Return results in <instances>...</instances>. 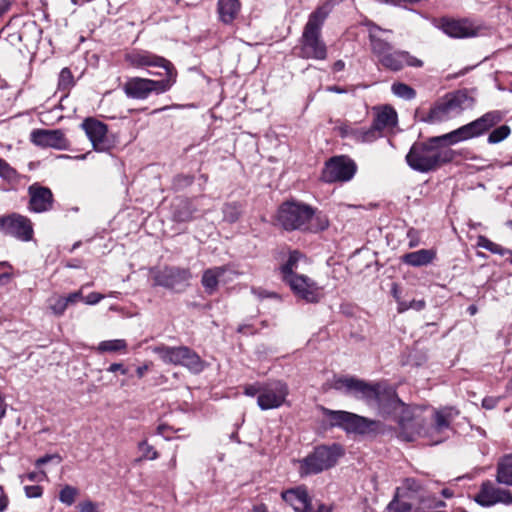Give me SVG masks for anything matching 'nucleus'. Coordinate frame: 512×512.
I'll use <instances>...</instances> for the list:
<instances>
[{
    "mask_svg": "<svg viewBox=\"0 0 512 512\" xmlns=\"http://www.w3.org/2000/svg\"><path fill=\"white\" fill-rule=\"evenodd\" d=\"M332 387L344 394L365 401L369 406L377 407L382 417L397 422L398 437L401 440H411L420 433V430L413 429L408 422L410 417L421 419L420 414L411 412L407 405L398 398L394 389L378 383L370 384L355 377L336 378Z\"/></svg>",
    "mask_w": 512,
    "mask_h": 512,
    "instance_id": "1",
    "label": "nucleus"
},
{
    "mask_svg": "<svg viewBox=\"0 0 512 512\" xmlns=\"http://www.w3.org/2000/svg\"><path fill=\"white\" fill-rule=\"evenodd\" d=\"M277 221L285 230H301L318 232L328 227V219L315 211L309 205L286 201L281 204L277 213Z\"/></svg>",
    "mask_w": 512,
    "mask_h": 512,
    "instance_id": "2",
    "label": "nucleus"
},
{
    "mask_svg": "<svg viewBox=\"0 0 512 512\" xmlns=\"http://www.w3.org/2000/svg\"><path fill=\"white\" fill-rule=\"evenodd\" d=\"M328 6H322L314 11L306 23L301 37L299 55L305 59L324 60L327 57V47L321 40V27L329 14Z\"/></svg>",
    "mask_w": 512,
    "mask_h": 512,
    "instance_id": "3",
    "label": "nucleus"
},
{
    "mask_svg": "<svg viewBox=\"0 0 512 512\" xmlns=\"http://www.w3.org/2000/svg\"><path fill=\"white\" fill-rule=\"evenodd\" d=\"M407 408L411 412H417L420 414L421 419H415L414 417L408 420L410 426L413 429L420 430V433L415 435V437L411 440H406L407 442H411L416 440L418 437H428L431 439L433 444H437L441 442V438L437 437L438 434L443 431L449 429L451 419L453 418L454 410L452 408H444L438 411H433L429 419H433L434 423H427L428 416L426 415L427 410L422 407H410Z\"/></svg>",
    "mask_w": 512,
    "mask_h": 512,
    "instance_id": "4",
    "label": "nucleus"
},
{
    "mask_svg": "<svg viewBox=\"0 0 512 512\" xmlns=\"http://www.w3.org/2000/svg\"><path fill=\"white\" fill-rule=\"evenodd\" d=\"M474 103V98L466 90L449 93L434 104L424 121L431 124L447 121L471 109Z\"/></svg>",
    "mask_w": 512,
    "mask_h": 512,
    "instance_id": "5",
    "label": "nucleus"
},
{
    "mask_svg": "<svg viewBox=\"0 0 512 512\" xmlns=\"http://www.w3.org/2000/svg\"><path fill=\"white\" fill-rule=\"evenodd\" d=\"M504 118V113L499 110H492L476 120L461 126L460 128L438 137L436 140L444 144H454L459 141L478 137L500 123Z\"/></svg>",
    "mask_w": 512,
    "mask_h": 512,
    "instance_id": "6",
    "label": "nucleus"
},
{
    "mask_svg": "<svg viewBox=\"0 0 512 512\" xmlns=\"http://www.w3.org/2000/svg\"><path fill=\"white\" fill-rule=\"evenodd\" d=\"M339 445L318 446L313 452L298 460V472L301 477L321 473L333 467L342 455Z\"/></svg>",
    "mask_w": 512,
    "mask_h": 512,
    "instance_id": "7",
    "label": "nucleus"
},
{
    "mask_svg": "<svg viewBox=\"0 0 512 512\" xmlns=\"http://www.w3.org/2000/svg\"><path fill=\"white\" fill-rule=\"evenodd\" d=\"M165 364L181 365L190 372L198 374L206 367L205 361L200 356L186 346L169 347L158 345L151 348Z\"/></svg>",
    "mask_w": 512,
    "mask_h": 512,
    "instance_id": "8",
    "label": "nucleus"
},
{
    "mask_svg": "<svg viewBox=\"0 0 512 512\" xmlns=\"http://www.w3.org/2000/svg\"><path fill=\"white\" fill-rule=\"evenodd\" d=\"M177 72H169L162 80L133 77L124 84L125 94L133 99H146L151 93L161 94L168 91L176 82Z\"/></svg>",
    "mask_w": 512,
    "mask_h": 512,
    "instance_id": "9",
    "label": "nucleus"
},
{
    "mask_svg": "<svg viewBox=\"0 0 512 512\" xmlns=\"http://www.w3.org/2000/svg\"><path fill=\"white\" fill-rule=\"evenodd\" d=\"M328 416L333 425L347 432L366 434L375 431L379 425L377 421L347 411H329Z\"/></svg>",
    "mask_w": 512,
    "mask_h": 512,
    "instance_id": "10",
    "label": "nucleus"
},
{
    "mask_svg": "<svg viewBox=\"0 0 512 512\" xmlns=\"http://www.w3.org/2000/svg\"><path fill=\"white\" fill-rule=\"evenodd\" d=\"M154 285L180 291L188 285L192 275L188 268L166 266L162 269L151 270Z\"/></svg>",
    "mask_w": 512,
    "mask_h": 512,
    "instance_id": "11",
    "label": "nucleus"
},
{
    "mask_svg": "<svg viewBox=\"0 0 512 512\" xmlns=\"http://www.w3.org/2000/svg\"><path fill=\"white\" fill-rule=\"evenodd\" d=\"M0 232L23 242L31 241L34 235L31 220L17 213L0 217Z\"/></svg>",
    "mask_w": 512,
    "mask_h": 512,
    "instance_id": "12",
    "label": "nucleus"
},
{
    "mask_svg": "<svg viewBox=\"0 0 512 512\" xmlns=\"http://www.w3.org/2000/svg\"><path fill=\"white\" fill-rule=\"evenodd\" d=\"M288 393V386L282 381L265 383L258 395L257 404L261 410L279 408L285 403Z\"/></svg>",
    "mask_w": 512,
    "mask_h": 512,
    "instance_id": "13",
    "label": "nucleus"
},
{
    "mask_svg": "<svg viewBox=\"0 0 512 512\" xmlns=\"http://www.w3.org/2000/svg\"><path fill=\"white\" fill-rule=\"evenodd\" d=\"M441 29L452 38H470L484 34V26L469 19H442Z\"/></svg>",
    "mask_w": 512,
    "mask_h": 512,
    "instance_id": "14",
    "label": "nucleus"
},
{
    "mask_svg": "<svg viewBox=\"0 0 512 512\" xmlns=\"http://www.w3.org/2000/svg\"><path fill=\"white\" fill-rule=\"evenodd\" d=\"M284 282L290 286L293 293L299 299L308 303H316L321 299V288L315 281L305 275L297 274Z\"/></svg>",
    "mask_w": 512,
    "mask_h": 512,
    "instance_id": "15",
    "label": "nucleus"
},
{
    "mask_svg": "<svg viewBox=\"0 0 512 512\" xmlns=\"http://www.w3.org/2000/svg\"><path fill=\"white\" fill-rule=\"evenodd\" d=\"M30 141L42 148L65 150L69 141L60 129H34L30 133Z\"/></svg>",
    "mask_w": 512,
    "mask_h": 512,
    "instance_id": "16",
    "label": "nucleus"
},
{
    "mask_svg": "<svg viewBox=\"0 0 512 512\" xmlns=\"http://www.w3.org/2000/svg\"><path fill=\"white\" fill-rule=\"evenodd\" d=\"M475 501L484 507H490L497 503L509 505L512 503V493L487 481L481 485L480 491L475 496Z\"/></svg>",
    "mask_w": 512,
    "mask_h": 512,
    "instance_id": "17",
    "label": "nucleus"
},
{
    "mask_svg": "<svg viewBox=\"0 0 512 512\" xmlns=\"http://www.w3.org/2000/svg\"><path fill=\"white\" fill-rule=\"evenodd\" d=\"M377 59L382 66L392 71L401 70L405 66L421 67L423 65L421 60L402 50L391 49Z\"/></svg>",
    "mask_w": 512,
    "mask_h": 512,
    "instance_id": "18",
    "label": "nucleus"
},
{
    "mask_svg": "<svg viewBox=\"0 0 512 512\" xmlns=\"http://www.w3.org/2000/svg\"><path fill=\"white\" fill-rule=\"evenodd\" d=\"M81 127L96 151H106L109 149L110 142L107 137V126L103 122L95 118H87L82 122Z\"/></svg>",
    "mask_w": 512,
    "mask_h": 512,
    "instance_id": "19",
    "label": "nucleus"
},
{
    "mask_svg": "<svg viewBox=\"0 0 512 512\" xmlns=\"http://www.w3.org/2000/svg\"><path fill=\"white\" fill-rule=\"evenodd\" d=\"M356 172L354 162H325L322 179L325 182H344L350 180Z\"/></svg>",
    "mask_w": 512,
    "mask_h": 512,
    "instance_id": "20",
    "label": "nucleus"
},
{
    "mask_svg": "<svg viewBox=\"0 0 512 512\" xmlns=\"http://www.w3.org/2000/svg\"><path fill=\"white\" fill-rule=\"evenodd\" d=\"M127 61L132 65L133 67H145V66H151V67H161L165 69L166 71V77H168V73L171 72H177L173 66V64L166 60L163 57L157 56L155 54H152L147 51H139V52H133L131 54L127 55Z\"/></svg>",
    "mask_w": 512,
    "mask_h": 512,
    "instance_id": "21",
    "label": "nucleus"
},
{
    "mask_svg": "<svg viewBox=\"0 0 512 512\" xmlns=\"http://www.w3.org/2000/svg\"><path fill=\"white\" fill-rule=\"evenodd\" d=\"M367 26L372 53L378 58L383 53L389 52L392 49L390 40L393 32L391 30L382 29L372 23H369Z\"/></svg>",
    "mask_w": 512,
    "mask_h": 512,
    "instance_id": "22",
    "label": "nucleus"
},
{
    "mask_svg": "<svg viewBox=\"0 0 512 512\" xmlns=\"http://www.w3.org/2000/svg\"><path fill=\"white\" fill-rule=\"evenodd\" d=\"M281 497L295 512H313L312 501L304 485L283 491Z\"/></svg>",
    "mask_w": 512,
    "mask_h": 512,
    "instance_id": "23",
    "label": "nucleus"
},
{
    "mask_svg": "<svg viewBox=\"0 0 512 512\" xmlns=\"http://www.w3.org/2000/svg\"><path fill=\"white\" fill-rule=\"evenodd\" d=\"M30 201L29 209L36 213L50 210L53 204V195L49 188L31 185L28 189Z\"/></svg>",
    "mask_w": 512,
    "mask_h": 512,
    "instance_id": "24",
    "label": "nucleus"
},
{
    "mask_svg": "<svg viewBox=\"0 0 512 512\" xmlns=\"http://www.w3.org/2000/svg\"><path fill=\"white\" fill-rule=\"evenodd\" d=\"M397 113L391 106H383L375 108V118L373 121V127L382 136V132L385 129H392L397 125Z\"/></svg>",
    "mask_w": 512,
    "mask_h": 512,
    "instance_id": "25",
    "label": "nucleus"
},
{
    "mask_svg": "<svg viewBox=\"0 0 512 512\" xmlns=\"http://www.w3.org/2000/svg\"><path fill=\"white\" fill-rule=\"evenodd\" d=\"M436 257V252L432 249H420L418 251L410 252L403 255L402 260L404 263L420 267L430 264Z\"/></svg>",
    "mask_w": 512,
    "mask_h": 512,
    "instance_id": "26",
    "label": "nucleus"
},
{
    "mask_svg": "<svg viewBox=\"0 0 512 512\" xmlns=\"http://www.w3.org/2000/svg\"><path fill=\"white\" fill-rule=\"evenodd\" d=\"M172 217L175 221L186 222L193 218L196 211L189 199L180 198L172 204Z\"/></svg>",
    "mask_w": 512,
    "mask_h": 512,
    "instance_id": "27",
    "label": "nucleus"
},
{
    "mask_svg": "<svg viewBox=\"0 0 512 512\" xmlns=\"http://www.w3.org/2000/svg\"><path fill=\"white\" fill-rule=\"evenodd\" d=\"M226 270L224 266H221L209 268L203 272L201 283L206 293L211 295L217 290L220 278L224 275Z\"/></svg>",
    "mask_w": 512,
    "mask_h": 512,
    "instance_id": "28",
    "label": "nucleus"
},
{
    "mask_svg": "<svg viewBox=\"0 0 512 512\" xmlns=\"http://www.w3.org/2000/svg\"><path fill=\"white\" fill-rule=\"evenodd\" d=\"M496 480L500 484L512 486V455L503 457L498 463Z\"/></svg>",
    "mask_w": 512,
    "mask_h": 512,
    "instance_id": "29",
    "label": "nucleus"
},
{
    "mask_svg": "<svg viewBox=\"0 0 512 512\" xmlns=\"http://www.w3.org/2000/svg\"><path fill=\"white\" fill-rule=\"evenodd\" d=\"M220 18L225 23H230L238 14L240 4L238 0H219Z\"/></svg>",
    "mask_w": 512,
    "mask_h": 512,
    "instance_id": "30",
    "label": "nucleus"
},
{
    "mask_svg": "<svg viewBox=\"0 0 512 512\" xmlns=\"http://www.w3.org/2000/svg\"><path fill=\"white\" fill-rule=\"evenodd\" d=\"M303 258V255L298 251H291L289 253V257L285 264L281 266V273L283 277V281L288 278L297 275V269L300 260Z\"/></svg>",
    "mask_w": 512,
    "mask_h": 512,
    "instance_id": "31",
    "label": "nucleus"
},
{
    "mask_svg": "<svg viewBox=\"0 0 512 512\" xmlns=\"http://www.w3.org/2000/svg\"><path fill=\"white\" fill-rule=\"evenodd\" d=\"M478 246L490 251L491 253L507 257V260L512 264V251L510 249L504 248L484 236H480L478 238Z\"/></svg>",
    "mask_w": 512,
    "mask_h": 512,
    "instance_id": "32",
    "label": "nucleus"
},
{
    "mask_svg": "<svg viewBox=\"0 0 512 512\" xmlns=\"http://www.w3.org/2000/svg\"><path fill=\"white\" fill-rule=\"evenodd\" d=\"M97 351L100 353H104V352L126 353L127 352V342L124 339H113V340L101 341L98 344Z\"/></svg>",
    "mask_w": 512,
    "mask_h": 512,
    "instance_id": "33",
    "label": "nucleus"
},
{
    "mask_svg": "<svg viewBox=\"0 0 512 512\" xmlns=\"http://www.w3.org/2000/svg\"><path fill=\"white\" fill-rule=\"evenodd\" d=\"M380 137L381 136L372 125L369 128L355 127L354 136L352 140L358 143H371Z\"/></svg>",
    "mask_w": 512,
    "mask_h": 512,
    "instance_id": "34",
    "label": "nucleus"
},
{
    "mask_svg": "<svg viewBox=\"0 0 512 512\" xmlns=\"http://www.w3.org/2000/svg\"><path fill=\"white\" fill-rule=\"evenodd\" d=\"M411 508L412 506L409 502L400 500V488H397L394 498L387 506V510L390 512H408Z\"/></svg>",
    "mask_w": 512,
    "mask_h": 512,
    "instance_id": "35",
    "label": "nucleus"
},
{
    "mask_svg": "<svg viewBox=\"0 0 512 512\" xmlns=\"http://www.w3.org/2000/svg\"><path fill=\"white\" fill-rule=\"evenodd\" d=\"M138 449L141 452V456L135 460L136 462H141L143 460H155L159 456L155 448L146 440L139 442Z\"/></svg>",
    "mask_w": 512,
    "mask_h": 512,
    "instance_id": "36",
    "label": "nucleus"
},
{
    "mask_svg": "<svg viewBox=\"0 0 512 512\" xmlns=\"http://www.w3.org/2000/svg\"><path fill=\"white\" fill-rule=\"evenodd\" d=\"M391 89L394 95L405 100H412L416 96L415 90L404 83H394Z\"/></svg>",
    "mask_w": 512,
    "mask_h": 512,
    "instance_id": "37",
    "label": "nucleus"
},
{
    "mask_svg": "<svg viewBox=\"0 0 512 512\" xmlns=\"http://www.w3.org/2000/svg\"><path fill=\"white\" fill-rule=\"evenodd\" d=\"M511 133V129L508 125H501L495 128L488 136V143L497 144L505 140Z\"/></svg>",
    "mask_w": 512,
    "mask_h": 512,
    "instance_id": "38",
    "label": "nucleus"
},
{
    "mask_svg": "<svg viewBox=\"0 0 512 512\" xmlns=\"http://www.w3.org/2000/svg\"><path fill=\"white\" fill-rule=\"evenodd\" d=\"M78 495V489L70 485L64 486L59 493V500L68 506L75 502Z\"/></svg>",
    "mask_w": 512,
    "mask_h": 512,
    "instance_id": "39",
    "label": "nucleus"
},
{
    "mask_svg": "<svg viewBox=\"0 0 512 512\" xmlns=\"http://www.w3.org/2000/svg\"><path fill=\"white\" fill-rule=\"evenodd\" d=\"M0 178L9 183H14L18 180L19 175L7 162H0Z\"/></svg>",
    "mask_w": 512,
    "mask_h": 512,
    "instance_id": "40",
    "label": "nucleus"
},
{
    "mask_svg": "<svg viewBox=\"0 0 512 512\" xmlns=\"http://www.w3.org/2000/svg\"><path fill=\"white\" fill-rule=\"evenodd\" d=\"M333 130L337 132L342 138H351L353 139L355 126L341 121L334 122Z\"/></svg>",
    "mask_w": 512,
    "mask_h": 512,
    "instance_id": "41",
    "label": "nucleus"
},
{
    "mask_svg": "<svg viewBox=\"0 0 512 512\" xmlns=\"http://www.w3.org/2000/svg\"><path fill=\"white\" fill-rule=\"evenodd\" d=\"M240 206L237 204H227L223 208L224 220L233 223L236 222L241 215Z\"/></svg>",
    "mask_w": 512,
    "mask_h": 512,
    "instance_id": "42",
    "label": "nucleus"
},
{
    "mask_svg": "<svg viewBox=\"0 0 512 512\" xmlns=\"http://www.w3.org/2000/svg\"><path fill=\"white\" fill-rule=\"evenodd\" d=\"M425 305H426V303L422 299L421 300H412L410 302L398 300L397 310L399 313H403L409 309L421 311L425 308Z\"/></svg>",
    "mask_w": 512,
    "mask_h": 512,
    "instance_id": "43",
    "label": "nucleus"
},
{
    "mask_svg": "<svg viewBox=\"0 0 512 512\" xmlns=\"http://www.w3.org/2000/svg\"><path fill=\"white\" fill-rule=\"evenodd\" d=\"M409 167L417 172L427 173L438 168L439 162H407Z\"/></svg>",
    "mask_w": 512,
    "mask_h": 512,
    "instance_id": "44",
    "label": "nucleus"
},
{
    "mask_svg": "<svg viewBox=\"0 0 512 512\" xmlns=\"http://www.w3.org/2000/svg\"><path fill=\"white\" fill-rule=\"evenodd\" d=\"M73 84V75L68 68H63L59 75V88L62 90L69 89Z\"/></svg>",
    "mask_w": 512,
    "mask_h": 512,
    "instance_id": "45",
    "label": "nucleus"
},
{
    "mask_svg": "<svg viewBox=\"0 0 512 512\" xmlns=\"http://www.w3.org/2000/svg\"><path fill=\"white\" fill-rule=\"evenodd\" d=\"M68 307L67 301L64 297H58L51 304L50 308L55 315H62Z\"/></svg>",
    "mask_w": 512,
    "mask_h": 512,
    "instance_id": "46",
    "label": "nucleus"
},
{
    "mask_svg": "<svg viewBox=\"0 0 512 512\" xmlns=\"http://www.w3.org/2000/svg\"><path fill=\"white\" fill-rule=\"evenodd\" d=\"M25 495L28 498H38L41 497L43 493V489L39 485H28L24 487Z\"/></svg>",
    "mask_w": 512,
    "mask_h": 512,
    "instance_id": "47",
    "label": "nucleus"
},
{
    "mask_svg": "<svg viewBox=\"0 0 512 512\" xmlns=\"http://www.w3.org/2000/svg\"><path fill=\"white\" fill-rule=\"evenodd\" d=\"M80 512H98V505L90 500L82 501L78 504Z\"/></svg>",
    "mask_w": 512,
    "mask_h": 512,
    "instance_id": "48",
    "label": "nucleus"
},
{
    "mask_svg": "<svg viewBox=\"0 0 512 512\" xmlns=\"http://www.w3.org/2000/svg\"><path fill=\"white\" fill-rule=\"evenodd\" d=\"M25 478L31 482H42L47 478V475L44 471H35L27 473Z\"/></svg>",
    "mask_w": 512,
    "mask_h": 512,
    "instance_id": "49",
    "label": "nucleus"
},
{
    "mask_svg": "<svg viewBox=\"0 0 512 512\" xmlns=\"http://www.w3.org/2000/svg\"><path fill=\"white\" fill-rule=\"evenodd\" d=\"M52 460H56L57 463H60L62 459H61V457L58 454L45 455L43 457L38 458L36 460V462H35V465L37 467H40V466H42V465H44V464H46V463H48V462H50Z\"/></svg>",
    "mask_w": 512,
    "mask_h": 512,
    "instance_id": "50",
    "label": "nucleus"
},
{
    "mask_svg": "<svg viewBox=\"0 0 512 512\" xmlns=\"http://www.w3.org/2000/svg\"><path fill=\"white\" fill-rule=\"evenodd\" d=\"M404 487L409 490V491H412V492H417L420 490L421 488V485L420 483L414 479V478H406L404 480Z\"/></svg>",
    "mask_w": 512,
    "mask_h": 512,
    "instance_id": "51",
    "label": "nucleus"
},
{
    "mask_svg": "<svg viewBox=\"0 0 512 512\" xmlns=\"http://www.w3.org/2000/svg\"><path fill=\"white\" fill-rule=\"evenodd\" d=\"M263 384H253V385H247L244 389V393L247 396L253 397L255 395H260L262 390Z\"/></svg>",
    "mask_w": 512,
    "mask_h": 512,
    "instance_id": "52",
    "label": "nucleus"
},
{
    "mask_svg": "<svg viewBox=\"0 0 512 512\" xmlns=\"http://www.w3.org/2000/svg\"><path fill=\"white\" fill-rule=\"evenodd\" d=\"M103 298H104V296L102 294L97 293V292H92L89 295H87L84 300H85V303L88 305H95V304L99 303Z\"/></svg>",
    "mask_w": 512,
    "mask_h": 512,
    "instance_id": "53",
    "label": "nucleus"
},
{
    "mask_svg": "<svg viewBox=\"0 0 512 512\" xmlns=\"http://www.w3.org/2000/svg\"><path fill=\"white\" fill-rule=\"evenodd\" d=\"M192 183V178L190 176H178L175 179L174 185L177 188H183Z\"/></svg>",
    "mask_w": 512,
    "mask_h": 512,
    "instance_id": "54",
    "label": "nucleus"
},
{
    "mask_svg": "<svg viewBox=\"0 0 512 512\" xmlns=\"http://www.w3.org/2000/svg\"><path fill=\"white\" fill-rule=\"evenodd\" d=\"M497 404H498V398H495V397H486L482 401V406L488 410L495 408L497 406Z\"/></svg>",
    "mask_w": 512,
    "mask_h": 512,
    "instance_id": "55",
    "label": "nucleus"
},
{
    "mask_svg": "<svg viewBox=\"0 0 512 512\" xmlns=\"http://www.w3.org/2000/svg\"><path fill=\"white\" fill-rule=\"evenodd\" d=\"M65 300L67 301V304H74L76 302H78L79 300L82 299V292L81 290L80 291H76V292H73L71 294H69L67 297H64Z\"/></svg>",
    "mask_w": 512,
    "mask_h": 512,
    "instance_id": "56",
    "label": "nucleus"
},
{
    "mask_svg": "<svg viewBox=\"0 0 512 512\" xmlns=\"http://www.w3.org/2000/svg\"><path fill=\"white\" fill-rule=\"evenodd\" d=\"M9 499L3 488L0 486V512H4L8 506Z\"/></svg>",
    "mask_w": 512,
    "mask_h": 512,
    "instance_id": "57",
    "label": "nucleus"
},
{
    "mask_svg": "<svg viewBox=\"0 0 512 512\" xmlns=\"http://www.w3.org/2000/svg\"><path fill=\"white\" fill-rule=\"evenodd\" d=\"M107 370L112 373L119 371L123 375L127 374L128 372V370L121 363H113L108 367Z\"/></svg>",
    "mask_w": 512,
    "mask_h": 512,
    "instance_id": "58",
    "label": "nucleus"
},
{
    "mask_svg": "<svg viewBox=\"0 0 512 512\" xmlns=\"http://www.w3.org/2000/svg\"><path fill=\"white\" fill-rule=\"evenodd\" d=\"M252 292L259 298H265V297H276L275 293H269L264 290L260 289H252Z\"/></svg>",
    "mask_w": 512,
    "mask_h": 512,
    "instance_id": "59",
    "label": "nucleus"
},
{
    "mask_svg": "<svg viewBox=\"0 0 512 512\" xmlns=\"http://www.w3.org/2000/svg\"><path fill=\"white\" fill-rule=\"evenodd\" d=\"M444 506H445L444 501L437 500L435 498H433L428 505H424V507H426V508H439V507H444Z\"/></svg>",
    "mask_w": 512,
    "mask_h": 512,
    "instance_id": "60",
    "label": "nucleus"
},
{
    "mask_svg": "<svg viewBox=\"0 0 512 512\" xmlns=\"http://www.w3.org/2000/svg\"><path fill=\"white\" fill-rule=\"evenodd\" d=\"M10 8L9 0H0V17H2Z\"/></svg>",
    "mask_w": 512,
    "mask_h": 512,
    "instance_id": "61",
    "label": "nucleus"
},
{
    "mask_svg": "<svg viewBox=\"0 0 512 512\" xmlns=\"http://www.w3.org/2000/svg\"><path fill=\"white\" fill-rule=\"evenodd\" d=\"M345 63L342 60H338L333 65V71L334 72H340L344 69Z\"/></svg>",
    "mask_w": 512,
    "mask_h": 512,
    "instance_id": "62",
    "label": "nucleus"
},
{
    "mask_svg": "<svg viewBox=\"0 0 512 512\" xmlns=\"http://www.w3.org/2000/svg\"><path fill=\"white\" fill-rule=\"evenodd\" d=\"M313 512H332V507L325 504H319L316 511Z\"/></svg>",
    "mask_w": 512,
    "mask_h": 512,
    "instance_id": "63",
    "label": "nucleus"
},
{
    "mask_svg": "<svg viewBox=\"0 0 512 512\" xmlns=\"http://www.w3.org/2000/svg\"><path fill=\"white\" fill-rule=\"evenodd\" d=\"M147 370H148L147 365L138 367L137 370H136L137 376L139 378H142L145 375Z\"/></svg>",
    "mask_w": 512,
    "mask_h": 512,
    "instance_id": "64",
    "label": "nucleus"
}]
</instances>
